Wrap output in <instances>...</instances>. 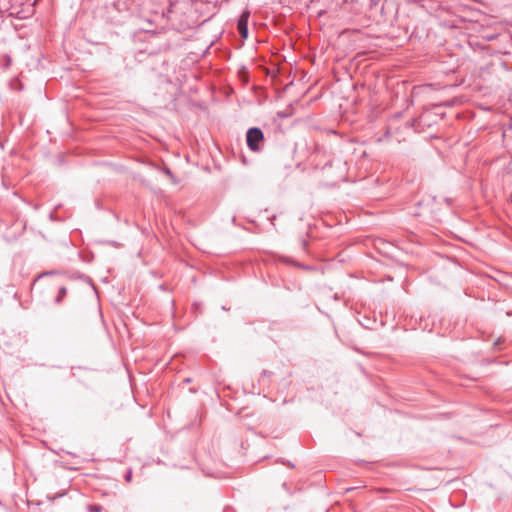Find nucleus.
<instances>
[{
	"label": "nucleus",
	"mask_w": 512,
	"mask_h": 512,
	"mask_svg": "<svg viewBox=\"0 0 512 512\" xmlns=\"http://www.w3.org/2000/svg\"><path fill=\"white\" fill-rule=\"evenodd\" d=\"M66 293H67L66 288L64 286H59L58 287V295L55 298V302L60 303L62 298L66 295Z\"/></svg>",
	"instance_id": "4"
},
{
	"label": "nucleus",
	"mask_w": 512,
	"mask_h": 512,
	"mask_svg": "<svg viewBox=\"0 0 512 512\" xmlns=\"http://www.w3.org/2000/svg\"><path fill=\"white\" fill-rule=\"evenodd\" d=\"M247 146L251 151L257 152L264 142V134L260 128L252 127L247 131Z\"/></svg>",
	"instance_id": "2"
},
{
	"label": "nucleus",
	"mask_w": 512,
	"mask_h": 512,
	"mask_svg": "<svg viewBox=\"0 0 512 512\" xmlns=\"http://www.w3.org/2000/svg\"><path fill=\"white\" fill-rule=\"evenodd\" d=\"M87 511L88 512H102L103 507L99 504H90L87 506Z\"/></svg>",
	"instance_id": "5"
},
{
	"label": "nucleus",
	"mask_w": 512,
	"mask_h": 512,
	"mask_svg": "<svg viewBox=\"0 0 512 512\" xmlns=\"http://www.w3.org/2000/svg\"><path fill=\"white\" fill-rule=\"evenodd\" d=\"M151 2L165 5L168 4V8L154 9L153 12L158 15L160 14L162 18L172 19L177 14L181 13L183 9L188 5V2L183 1H174L171 0H151Z\"/></svg>",
	"instance_id": "1"
},
{
	"label": "nucleus",
	"mask_w": 512,
	"mask_h": 512,
	"mask_svg": "<svg viewBox=\"0 0 512 512\" xmlns=\"http://www.w3.org/2000/svg\"><path fill=\"white\" fill-rule=\"evenodd\" d=\"M146 32H154L152 29H145Z\"/></svg>",
	"instance_id": "7"
},
{
	"label": "nucleus",
	"mask_w": 512,
	"mask_h": 512,
	"mask_svg": "<svg viewBox=\"0 0 512 512\" xmlns=\"http://www.w3.org/2000/svg\"><path fill=\"white\" fill-rule=\"evenodd\" d=\"M249 16H250V12L248 10L244 11L239 19H238V23H237V28H238V31L240 33V35L243 37V38H247L248 37V19H249Z\"/></svg>",
	"instance_id": "3"
},
{
	"label": "nucleus",
	"mask_w": 512,
	"mask_h": 512,
	"mask_svg": "<svg viewBox=\"0 0 512 512\" xmlns=\"http://www.w3.org/2000/svg\"><path fill=\"white\" fill-rule=\"evenodd\" d=\"M124 479L126 482H131L132 480V470L131 469H128L126 474L124 475Z\"/></svg>",
	"instance_id": "6"
}]
</instances>
